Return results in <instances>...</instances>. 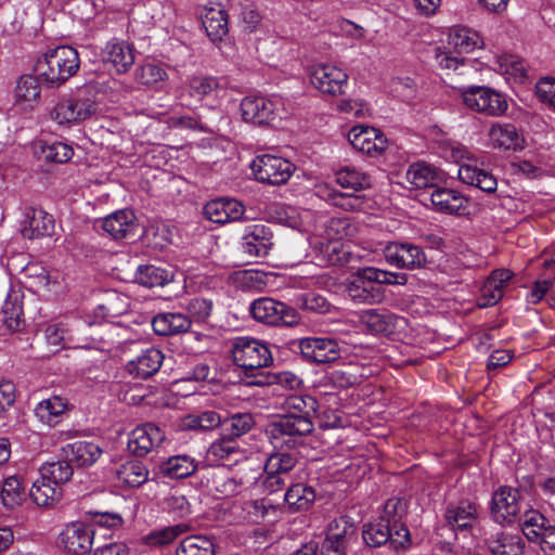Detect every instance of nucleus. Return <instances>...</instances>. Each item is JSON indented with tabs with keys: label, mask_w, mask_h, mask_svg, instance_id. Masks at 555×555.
Here are the masks:
<instances>
[{
	"label": "nucleus",
	"mask_w": 555,
	"mask_h": 555,
	"mask_svg": "<svg viewBox=\"0 0 555 555\" xmlns=\"http://www.w3.org/2000/svg\"><path fill=\"white\" fill-rule=\"evenodd\" d=\"M232 357L236 365L246 370L264 367L272 362V354L268 346L256 338L247 336L234 339Z\"/></svg>",
	"instance_id": "nucleus-10"
},
{
	"label": "nucleus",
	"mask_w": 555,
	"mask_h": 555,
	"mask_svg": "<svg viewBox=\"0 0 555 555\" xmlns=\"http://www.w3.org/2000/svg\"><path fill=\"white\" fill-rule=\"evenodd\" d=\"M448 44L460 53H470L480 49L483 46V40L478 31L456 25L448 31Z\"/></svg>",
	"instance_id": "nucleus-37"
},
{
	"label": "nucleus",
	"mask_w": 555,
	"mask_h": 555,
	"mask_svg": "<svg viewBox=\"0 0 555 555\" xmlns=\"http://www.w3.org/2000/svg\"><path fill=\"white\" fill-rule=\"evenodd\" d=\"M244 212V205L234 198H217L204 207L205 217L216 223L238 221Z\"/></svg>",
	"instance_id": "nucleus-27"
},
{
	"label": "nucleus",
	"mask_w": 555,
	"mask_h": 555,
	"mask_svg": "<svg viewBox=\"0 0 555 555\" xmlns=\"http://www.w3.org/2000/svg\"><path fill=\"white\" fill-rule=\"evenodd\" d=\"M29 495L37 506L52 507L61 500L63 491L61 487L39 474V477L33 482Z\"/></svg>",
	"instance_id": "nucleus-39"
},
{
	"label": "nucleus",
	"mask_w": 555,
	"mask_h": 555,
	"mask_svg": "<svg viewBox=\"0 0 555 555\" xmlns=\"http://www.w3.org/2000/svg\"><path fill=\"white\" fill-rule=\"evenodd\" d=\"M207 488L218 498H228L241 493L247 485L243 479L230 476L224 468H218L207 479Z\"/></svg>",
	"instance_id": "nucleus-32"
},
{
	"label": "nucleus",
	"mask_w": 555,
	"mask_h": 555,
	"mask_svg": "<svg viewBox=\"0 0 555 555\" xmlns=\"http://www.w3.org/2000/svg\"><path fill=\"white\" fill-rule=\"evenodd\" d=\"M192 321L180 312H163L155 315L152 326L157 335L170 336L185 333L190 330Z\"/></svg>",
	"instance_id": "nucleus-34"
},
{
	"label": "nucleus",
	"mask_w": 555,
	"mask_h": 555,
	"mask_svg": "<svg viewBox=\"0 0 555 555\" xmlns=\"http://www.w3.org/2000/svg\"><path fill=\"white\" fill-rule=\"evenodd\" d=\"M269 279L270 274L259 270H242L234 275L236 285L248 291H262Z\"/></svg>",
	"instance_id": "nucleus-59"
},
{
	"label": "nucleus",
	"mask_w": 555,
	"mask_h": 555,
	"mask_svg": "<svg viewBox=\"0 0 555 555\" xmlns=\"http://www.w3.org/2000/svg\"><path fill=\"white\" fill-rule=\"evenodd\" d=\"M149 479V469L138 460L114 462L106 472V483L111 488L140 487Z\"/></svg>",
	"instance_id": "nucleus-13"
},
{
	"label": "nucleus",
	"mask_w": 555,
	"mask_h": 555,
	"mask_svg": "<svg viewBox=\"0 0 555 555\" xmlns=\"http://www.w3.org/2000/svg\"><path fill=\"white\" fill-rule=\"evenodd\" d=\"M68 410L69 402L67 398L61 395H52L36 404L34 414L39 423L53 427L61 423Z\"/></svg>",
	"instance_id": "nucleus-28"
},
{
	"label": "nucleus",
	"mask_w": 555,
	"mask_h": 555,
	"mask_svg": "<svg viewBox=\"0 0 555 555\" xmlns=\"http://www.w3.org/2000/svg\"><path fill=\"white\" fill-rule=\"evenodd\" d=\"M173 278V270L154 264L139 266L134 274L135 282L149 288L165 286L172 282Z\"/></svg>",
	"instance_id": "nucleus-42"
},
{
	"label": "nucleus",
	"mask_w": 555,
	"mask_h": 555,
	"mask_svg": "<svg viewBox=\"0 0 555 555\" xmlns=\"http://www.w3.org/2000/svg\"><path fill=\"white\" fill-rule=\"evenodd\" d=\"M165 440V433L156 425L146 423L135 427L129 436L128 449L135 456H145Z\"/></svg>",
	"instance_id": "nucleus-22"
},
{
	"label": "nucleus",
	"mask_w": 555,
	"mask_h": 555,
	"mask_svg": "<svg viewBox=\"0 0 555 555\" xmlns=\"http://www.w3.org/2000/svg\"><path fill=\"white\" fill-rule=\"evenodd\" d=\"M383 253L389 264L401 269L413 270L426 262L424 250L412 243L390 242L384 247Z\"/></svg>",
	"instance_id": "nucleus-19"
},
{
	"label": "nucleus",
	"mask_w": 555,
	"mask_h": 555,
	"mask_svg": "<svg viewBox=\"0 0 555 555\" xmlns=\"http://www.w3.org/2000/svg\"><path fill=\"white\" fill-rule=\"evenodd\" d=\"M26 498L25 487L20 477H7L0 487V500L8 509H14L22 505Z\"/></svg>",
	"instance_id": "nucleus-47"
},
{
	"label": "nucleus",
	"mask_w": 555,
	"mask_h": 555,
	"mask_svg": "<svg viewBox=\"0 0 555 555\" xmlns=\"http://www.w3.org/2000/svg\"><path fill=\"white\" fill-rule=\"evenodd\" d=\"M284 405L289 414L281 416L267 428V436L274 449L295 448L313 430L308 413L314 410L315 401L312 397L292 395L285 399Z\"/></svg>",
	"instance_id": "nucleus-1"
},
{
	"label": "nucleus",
	"mask_w": 555,
	"mask_h": 555,
	"mask_svg": "<svg viewBox=\"0 0 555 555\" xmlns=\"http://www.w3.org/2000/svg\"><path fill=\"white\" fill-rule=\"evenodd\" d=\"M296 457L287 452L272 453L266 461V474H280L288 477V473L295 467Z\"/></svg>",
	"instance_id": "nucleus-61"
},
{
	"label": "nucleus",
	"mask_w": 555,
	"mask_h": 555,
	"mask_svg": "<svg viewBox=\"0 0 555 555\" xmlns=\"http://www.w3.org/2000/svg\"><path fill=\"white\" fill-rule=\"evenodd\" d=\"M106 54V64L109 63L118 74L127 72L134 62L132 49L125 42H111Z\"/></svg>",
	"instance_id": "nucleus-49"
},
{
	"label": "nucleus",
	"mask_w": 555,
	"mask_h": 555,
	"mask_svg": "<svg viewBox=\"0 0 555 555\" xmlns=\"http://www.w3.org/2000/svg\"><path fill=\"white\" fill-rule=\"evenodd\" d=\"M255 179L270 185L285 184L295 172V165L288 159L273 155H257L250 164Z\"/></svg>",
	"instance_id": "nucleus-8"
},
{
	"label": "nucleus",
	"mask_w": 555,
	"mask_h": 555,
	"mask_svg": "<svg viewBox=\"0 0 555 555\" xmlns=\"http://www.w3.org/2000/svg\"><path fill=\"white\" fill-rule=\"evenodd\" d=\"M144 242L154 249H164L172 243L173 231L164 222H155L144 231Z\"/></svg>",
	"instance_id": "nucleus-55"
},
{
	"label": "nucleus",
	"mask_w": 555,
	"mask_h": 555,
	"mask_svg": "<svg viewBox=\"0 0 555 555\" xmlns=\"http://www.w3.org/2000/svg\"><path fill=\"white\" fill-rule=\"evenodd\" d=\"M359 322L371 334L393 335L405 330L408 321L386 310L367 309L359 314Z\"/></svg>",
	"instance_id": "nucleus-16"
},
{
	"label": "nucleus",
	"mask_w": 555,
	"mask_h": 555,
	"mask_svg": "<svg viewBox=\"0 0 555 555\" xmlns=\"http://www.w3.org/2000/svg\"><path fill=\"white\" fill-rule=\"evenodd\" d=\"M66 460L76 463L78 466H90L94 464L102 454V449L90 441H76L63 448Z\"/></svg>",
	"instance_id": "nucleus-40"
},
{
	"label": "nucleus",
	"mask_w": 555,
	"mask_h": 555,
	"mask_svg": "<svg viewBox=\"0 0 555 555\" xmlns=\"http://www.w3.org/2000/svg\"><path fill=\"white\" fill-rule=\"evenodd\" d=\"M202 24L212 42H220L228 35V15L220 3H209L201 13Z\"/></svg>",
	"instance_id": "nucleus-29"
},
{
	"label": "nucleus",
	"mask_w": 555,
	"mask_h": 555,
	"mask_svg": "<svg viewBox=\"0 0 555 555\" xmlns=\"http://www.w3.org/2000/svg\"><path fill=\"white\" fill-rule=\"evenodd\" d=\"M94 533L93 526L82 521H74L61 531L57 545L66 554L85 555L92 547Z\"/></svg>",
	"instance_id": "nucleus-15"
},
{
	"label": "nucleus",
	"mask_w": 555,
	"mask_h": 555,
	"mask_svg": "<svg viewBox=\"0 0 555 555\" xmlns=\"http://www.w3.org/2000/svg\"><path fill=\"white\" fill-rule=\"evenodd\" d=\"M387 285H404L406 274L380 270L373 267L359 269L347 282L346 293L353 301L374 305L383 299L379 287L373 283Z\"/></svg>",
	"instance_id": "nucleus-4"
},
{
	"label": "nucleus",
	"mask_w": 555,
	"mask_h": 555,
	"mask_svg": "<svg viewBox=\"0 0 555 555\" xmlns=\"http://www.w3.org/2000/svg\"><path fill=\"white\" fill-rule=\"evenodd\" d=\"M315 494L312 488L301 483L293 485L284 494V500L294 509H305L314 501Z\"/></svg>",
	"instance_id": "nucleus-57"
},
{
	"label": "nucleus",
	"mask_w": 555,
	"mask_h": 555,
	"mask_svg": "<svg viewBox=\"0 0 555 555\" xmlns=\"http://www.w3.org/2000/svg\"><path fill=\"white\" fill-rule=\"evenodd\" d=\"M520 512L519 493L511 487H500L492 496L491 513L498 522L511 524Z\"/></svg>",
	"instance_id": "nucleus-25"
},
{
	"label": "nucleus",
	"mask_w": 555,
	"mask_h": 555,
	"mask_svg": "<svg viewBox=\"0 0 555 555\" xmlns=\"http://www.w3.org/2000/svg\"><path fill=\"white\" fill-rule=\"evenodd\" d=\"M241 245L247 256L263 258L273 247V232L262 223L248 224L244 228Z\"/></svg>",
	"instance_id": "nucleus-20"
},
{
	"label": "nucleus",
	"mask_w": 555,
	"mask_h": 555,
	"mask_svg": "<svg viewBox=\"0 0 555 555\" xmlns=\"http://www.w3.org/2000/svg\"><path fill=\"white\" fill-rule=\"evenodd\" d=\"M103 86L90 81L78 88L74 93L66 94L50 107L49 120L57 128L72 129L80 126L96 114L101 103Z\"/></svg>",
	"instance_id": "nucleus-2"
},
{
	"label": "nucleus",
	"mask_w": 555,
	"mask_h": 555,
	"mask_svg": "<svg viewBox=\"0 0 555 555\" xmlns=\"http://www.w3.org/2000/svg\"><path fill=\"white\" fill-rule=\"evenodd\" d=\"M492 555H522L525 541L518 533L496 532L487 539Z\"/></svg>",
	"instance_id": "nucleus-36"
},
{
	"label": "nucleus",
	"mask_w": 555,
	"mask_h": 555,
	"mask_svg": "<svg viewBox=\"0 0 555 555\" xmlns=\"http://www.w3.org/2000/svg\"><path fill=\"white\" fill-rule=\"evenodd\" d=\"M282 107L279 96L248 95L241 102V114L247 122L264 125L274 120Z\"/></svg>",
	"instance_id": "nucleus-14"
},
{
	"label": "nucleus",
	"mask_w": 555,
	"mask_h": 555,
	"mask_svg": "<svg viewBox=\"0 0 555 555\" xmlns=\"http://www.w3.org/2000/svg\"><path fill=\"white\" fill-rule=\"evenodd\" d=\"M310 81L321 93L339 96L346 93L349 76L337 65L319 64L312 67Z\"/></svg>",
	"instance_id": "nucleus-12"
},
{
	"label": "nucleus",
	"mask_w": 555,
	"mask_h": 555,
	"mask_svg": "<svg viewBox=\"0 0 555 555\" xmlns=\"http://www.w3.org/2000/svg\"><path fill=\"white\" fill-rule=\"evenodd\" d=\"M69 462L66 460L46 463L40 467L39 474L62 488V485L69 481L73 477L74 470Z\"/></svg>",
	"instance_id": "nucleus-56"
},
{
	"label": "nucleus",
	"mask_w": 555,
	"mask_h": 555,
	"mask_svg": "<svg viewBox=\"0 0 555 555\" xmlns=\"http://www.w3.org/2000/svg\"><path fill=\"white\" fill-rule=\"evenodd\" d=\"M449 157L459 165L457 177L468 185L476 186L486 193L496 191V178L483 166V160L478 154L460 143H452L449 149Z\"/></svg>",
	"instance_id": "nucleus-5"
},
{
	"label": "nucleus",
	"mask_w": 555,
	"mask_h": 555,
	"mask_svg": "<svg viewBox=\"0 0 555 555\" xmlns=\"http://www.w3.org/2000/svg\"><path fill=\"white\" fill-rule=\"evenodd\" d=\"M548 520L538 511H526L522 516L521 530L529 541L537 542L546 532Z\"/></svg>",
	"instance_id": "nucleus-52"
},
{
	"label": "nucleus",
	"mask_w": 555,
	"mask_h": 555,
	"mask_svg": "<svg viewBox=\"0 0 555 555\" xmlns=\"http://www.w3.org/2000/svg\"><path fill=\"white\" fill-rule=\"evenodd\" d=\"M249 311L256 321L267 325L291 326L298 323V315L295 309L269 297L254 300L250 304Z\"/></svg>",
	"instance_id": "nucleus-11"
},
{
	"label": "nucleus",
	"mask_w": 555,
	"mask_h": 555,
	"mask_svg": "<svg viewBox=\"0 0 555 555\" xmlns=\"http://www.w3.org/2000/svg\"><path fill=\"white\" fill-rule=\"evenodd\" d=\"M38 76L22 75L13 90V105L24 113L33 112L41 102V87Z\"/></svg>",
	"instance_id": "nucleus-21"
},
{
	"label": "nucleus",
	"mask_w": 555,
	"mask_h": 555,
	"mask_svg": "<svg viewBox=\"0 0 555 555\" xmlns=\"http://www.w3.org/2000/svg\"><path fill=\"white\" fill-rule=\"evenodd\" d=\"M347 138L353 149L371 157L382 155L388 146L385 134L379 129L370 126L352 127Z\"/></svg>",
	"instance_id": "nucleus-18"
},
{
	"label": "nucleus",
	"mask_w": 555,
	"mask_h": 555,
	"mask_svg": "<svg viewBox=\"0 0 555 555\" xmlns=\"http://www.w3.org/2000/svg\"><path fill=\"white\" fill-rule=\"evenodd\" d=\"M135 228V217L131 210L122 209L106 216V233L115 240L128 237Z\"/></svg>",
	"instance_id": "nucleus-43"
},
{
	"label": "nucleus",
	"mask_w": 555,
	"mask_h": 555,
	"mask_svg": "<svg viewBox=\"0 0 555 555\" xmlns=\"http://www.w3.org/2000/svg\"><path fill=\"white\" fill-rule=\"evenodd\" d=\"M221 424L224 436L235 440L251 428L254 420L249 413H236L223 422L221 421Z\"/></svg>",
	"instance_id": "nucleus-58"
},
{
	"label": "nucleus",
	"mask_w": 555,
	"mask_h": 555,
	"mask_svg": "<svg viewBox=\"0 0 555 555\" xmlns=\"http://www.w3.org/2000/svg\"><path fill=\"white\" fill-rule=\"evenodd\" d=\"M299 349L302 357L314 363H331L336 361L341 353L339 343L327 336L305 337L299 340Z\"/></svg>",
	"instance_id": "nucleus-17"
},
{
	"label": "nucleus",
	"mask_w": 555,
	"mask_h": 555,
	"mask_svg": "<svg viewBox=\"0 0 555 555\" xmlns=\"http://www.w3.org/2000/svg\"><path fill=\"white\" fill-rule=\"evenodd\" d=\"M433 209L437 212L467 216L469 215V199L454 189L438 188L430 194Z\"/></svg>",
	"instance_id": "nucleus-24"
},
{
	"label": "nucleus",
	"mask_w": 555,
	"mask_h": 555,
	"mask_svg": "<svg viewBox=\"0 0 555 555\" xmlns=\"http://www.w3.org/2000/svg\"><path fill=\"white\" fill-rule=\"evenodd\" d=\"M237 452L236 441L225 436L210 444L207 450L206 459L210 464H218L223 460L230 459Z\"/></svg>",
	"instance_id": "nucleus-60"
},
{
	"label": "nucleus",
	"mask_w": 555,
	"mask_h": 555,
	"mask_svg": "<svg viewBox=\"0 0 555 555\" xmlns=\"http://www.w3.org/2000/svg\"><path fill=\"white\" fill-rule=\"evenodd\" d=\"M198 467V462L188 454H177L160 462L159 473L170 479H183L193 475Z\"/></svg>",
	"instance_id": "nucleus-35"
},
{
	"label": "nucleus",
	"mask_w": 555,
	"mask_h": 555,
	"mask_svg": "<svg viewBox=\"0 0 555 555\" xmlns=\"http://www.w3.org/2000/svg\"><path fill=\"white\" fill-rule=\"evenodd\" d=\"M163 360L164 356L160 350L147 348L128 362L127 371L134 377L147 378L159 370Z\"/></svg>",
	"instance_id": "nucleus-33"
},
{
	"label": "nucleus",
	"mask_w": 555,
	"mask_h": 555,
	"mask_svg": "<svg viewBox=\"0 0 555 555\" xmlns=\"http://www.w3.org/2000/svg\"><path fill=\"white\" fill-rule=\"evenodd\" d=\"M74 155L73 147L63 142H44L40 147V158L46 162L65 163Z\"/></svg>",
	"instance_id": "nucleus-63"
},
{
	"label": "nucleus",
	"mask_w": 555,
	"mask_h": 555,
	"mask_svg": "<svg viewBox=\"0 0 555 555\" xmlns=\"http://www.w3.org/2000/svg\"><path fill=\"white\" fill-rule=\"evenodd\" d=\"M494 69L505 77L508 82H521L526 77L527 66L524 60L513 54H502L495 57Z\"/></svg>",
	"instance_id": "nucleus-45"
},
{
	"label": "nucleus",
	"mask_w": 555,
	"mask_h": 555,
	"mask_svg": "<svg viewBox=\"0 0 555 555\" xmlns=\"http://www.w3.org/2000/svg\"><path fill=\"white\" fill-rule=\"evenodd\" d=\"M276 215L280 223L298 231H309L314 219L312 211L294 206H281Z\"/></svg>",
	"instance_id": "nucleus-44"
},
{
	"label": "nucleus",
	"mask_w": 555,
	"mask_h": 555,
	"mask_svg": "<svg viewBox=\"0 0 555 555\" xmlns=\"http://www.w3.org/2000/svg\"><path fill=\"white\" fill-rule=\"evenodd\" d=\"M405 504L400 499H389L384 506L380 517L367 524L363 529V540L371 547L388 544L391 537V526L397 528L399 512H404Z\"/></svg>",
	"instance_id": "nucleus-9"
},
{
	"label": "nucleus",
	"mask_w": 555,
	"mask_h": 555,
	"mask_svg": "<svg viewBox=\"0 0 555 555\" xmlns=\"http://www.w3.org/2000/svg\"><path fill=\"white\" fill-rule=\"evenodd\" d=\"M190 93L199 99L212 96L223 99L228 93V83L224 78L211 76L193 77L189 82Z\"/></svg>",
	"instance_id": "nucleus-38"
},
{
	"label": "nucleus",
	"mask_w": 555,
	"mask_h": 555,
	"mask_svg": "<svg viewBox=\"0 0 555 555\" xmlns=\"http://www.w3.org/2000/svg\"><path fill=\"white\" fill-rule=\"evenodd\" d=\"M489 145L502 151H521L526 146V139L515 125L509 122H494L488 130Z\"/></svg>",
	"instance_id": "nucleus-23"
},
{
	"label": "nucleus",
	"mask_w": 555,
	"mask_h": 555,
	"mask_svg": "<svg viewBox=\"0 0 555 555\" xmlns=\"http://www.w3.org/2000/svg\"><path fill=\"white\" fill-rule=\"evenodd\" d=\"M23 295L20 289L10 288L3 300L1 311L3 314V324L11 332H16L22 325L23 315Z\"/></svg>",
	"instance_id": "nucleus-41"
},
{
	"label": "nucleus",
	"mask_w": 555,
	"mask_h": 555,
	"mask_svg": "<svg viewBox=\"0 0 555 555\" xmlns=\"http://www.w3.org/2000/svg\"><path fill=\"white\" fill-rule=\"evenodd\" d=\"M512 276L513 273L507 269L492 271L480 289L478 306L487 308L496 305L502 299Z\"/></svg>",
	"instance_id": "nucleus-26"
},
{
	"label": "nucleus",
	"mask_w": 555,
	"mask_h": 555,
	"mask_svg": "<svg viewBox=\"0 0 555 555\" xmlns=\"http://www.w3.org/2000/svg\"><path fill=\"white\" fill-rule=\"evenodd\" d=\"M55 221L52 215L42 209H31L21 229L25 238L35 240L54 233Z\"/></svg>",
	"instance_id": "nucleus-31"
},
{
	"label": "nucleus",
	"mask_w": 555,
	"mask_h": 555,
	"mask_svg": "<svg viewBox=\"0 0 555 555\" xmlns=\"http://www.w3.org/2000/svg\"><path fill=\"white\" fill-rule=\"evenodd\" d=\"M326 538L349 547L357 541L356 525L349 517L340 516L328 525Z\"/></svg>",
	"instance_id": "nucleus-48"
},
{
	"label": "nucleus",
	"mask_w": 555,
	"mask_h": 555,
	"mask_svg": "<svg viewBox=\"0 0 555 555\" xmlns=\"http://www.w3.org/2000/svg\"><path fill=\"white\" fill-rule=\"evenodd\" d=\"M346 224V220L331 219L323 223L326 237L321 238V232L310 237L309 244L315 249V259L320 263L340 266L348 261L349 253L340 243L341 231L345 230Z\"/></svg>",
	"instance_id": "nucleus-6"
},
{
	"label": "nucleus",
	"mask_w": 555,
	"mask_h": 555,
	"mask_svg": "<svg viewBox=\"0 0 555 555\" xmlns=\"http://www.w3.org/2000/svg\"><path fill=\"white\" fill-rule=\"evenodd\" d=\"M35 283L39 291H42L49 296L61 294L64 291V279L59 272L42 270V272L35 278Z\"/></svg>",
	"instance_id": "nucleus-64"
},
{
	"label": "nucleus",
	"mask_w": 555,
	"mask_h": 555,
	"mask_svg": "<svg viewBox=\"0 0 555 555\" xmlns=\"http://www.w3.org/2000/svg\"><path fill=\"white\" fill-rule=\"evenodd\" d=\"M167 79V72L155 63H145L135 69V80L147 88L162 90Z\"/></svg>",
	"instance_id": "nucleus-51"
},
{
	"label": "nucleus",
	"mask_w": 555,
	"mask_h": 555,
	"mask_svg": "<svg viewBox=\"0 0 555 555\" xmlns=\"http://www.w3.org/2000/svg\"><path fill=\"white\" fill-rule=\"evenodd\" d=\"M177 555H215V544L206 535H190L181 541Z\"/></svg>",
	"instance_id": "nucleus-53"
},
{
	"label": "nucleus",
	"mask_w": 555,
	"mask_h": 555,
	"mask_svg": "<svg viewBox=\"0 0 555 555\" xmlns=\"http://www.w3.org/2000/svg\"><path fill=\"white\" fill-rule=\"evenodd\" d=\"M190 526L186 524H178L169 527L162 528L151 532L146 537V541L150 545L162 546L171 543L181 534L188 532Z\"/></svg>",
	"instance_id": "nucleus-62"
},
{
	"label": "nucleus",
	"mask_w": 555,
	"mask_h": 555,
	"mask_svg": "<svg viewBox=\"0 0 555 555\" xmlns=\"http://www.w3.org/2000/svg\"><path fill=\"white\" fill-rule=\"evenodd\" d=\"M221 425V416L215 411L189 414L180 422L183 430H210Z\"/></svg>",
	"instance_id": "nucleus-54"
},
{
	"label": "nucleus",
	"mask_w": 555,
	"mask_h": 555,
	"mask_svg": "<svg viewBox=\"0 0 555 555\" xmlns=\"http://www.w3.org/2000/svg\"><path fill=\"white\" fill-rule=\"evenodd\" d=\"M335 181L344 189L360 191L371 185V177L353 166H344L335 172Z\"/></svg>",
	"instance_id": "nucleus-46"
},
{
	"label": "nucleus",
	"mask_w": 555,
	"mask_h": 555,
	"mask_svg": "<svg viewBox=\"0 0 555 555\" xmlns=\"http://www.w3.org/2000/svg\"><path fill=\"white\" fill-rule=\"evenodd\" d=\"M478 507L470 501L450 504L446 509V520L453 531L473 528L478 521Z\"/></svg>",
	"instance_id": "nucleus-30"
},
{
	"label": "nucleus",
	"mask_w": 555,
	"mask_h": 555,
	"mask_svg": "<svg viewBox=\"0 0 555 555\" xmlns=\"http://www.w3.org/2000/svg\"><path fill=\"white\" fill-rule=\"evenodd\" d=\"M463 104L487 116H502L508 108L506 98L487 86H467L457 89Z\"/></svg>",
	"instance_id": "nucleus-7"
},
{
	"label": "nucleus",
	"mask_w": 555,
	"mask_h": 555,
	"mask_svg": "<svg viewBox=\"0 0 555 555\" xmlns=\"http://www.w3.org/2000/svg\"><path fill=\"white\" fill-rule=\"evenodd\" d=\"M405 177L408 182L415 189L433 186L439 179L437 169L423 162L410 165Z\"/></svg>",
	"instance_id": "nucleus-50"
},
{
	"label": "nucleus",
	"mask_w": 555,
	"mask_h": 555,
	"mask_svg": "<svg viewBox=\"0 0 555 555\" xmlns=\"http://www.w3.org/2000/svg\"><path fill=\"white\" fill-rule=\"evenodd\" d=\"M80 67L76 49L70 46H57L47 49L35 63V73L48 89H60Z\"/></svg>",
	"instance_id": "nucleus-3"
}]
</instances>
